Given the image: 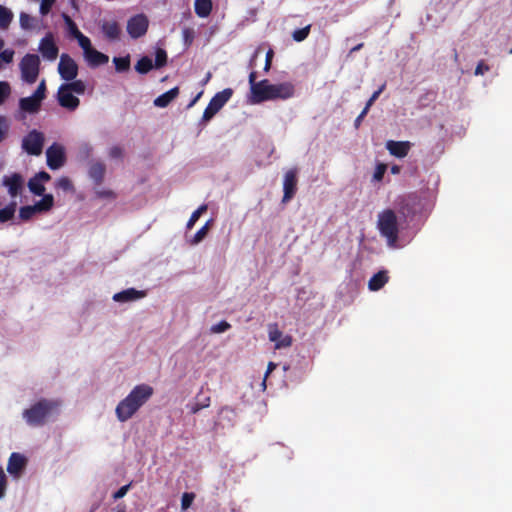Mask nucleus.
<instances>
[{
  "mask_svg": "<svg viewBox=\"0 0 512 512\" xmlns=\"http://www.w3.org/2000/svg\"><path fill=\"white\" fill-rule=\"evenodd\" d=\"M101 197H114V193L112 191H102L99 192Z\"/></svg>",
  "mask_w": 512,
  "mask_h": 512,
  "instance_id": "61",
  "label": "nucleus"
},
{
  "mask_svg": "<svg viewBox=\"0 0 512 512\" xmlns=\"http://www.w3.org/2000/svg\"><path fill=\"white\" fill-rule=\"evenodd\" d=\"M106 172V166L102 162H94L90 165L88 174L96 185L102 184Z\"/></svg>",
  "mask_w": 512,
  "mask_h": 512,
  "instance_id": "21",
  "label": "nucleus"
},
{
  "mask_svg": "<svg viewBox=\"0 0 512 512\" xmlns=\"http://www.w3.org/2000/svg\"><path fill=\"white\" fill-rule=\"evenodd\" d=\"M13 19V13L10 9L0 5V29H7Z\"/></svg>",
  "mask_w": 512,
  "mask_h": 512,
  "instance_id": "30",
  "label": "nucleus"
},
{
  "mask_svg": "<svg viewBox=\"0 0 512 512\" xmlns=\"http://www.w3.org/2000/svg\"><path fill=\"white\" fill-rule=\"evenodd\" d=\"M63 19L67 26V31H68L69 35L76 39L82 32L78 29V26L71 19L70 16H68L67 14H63Z\"/></svg>",
  "mask_w": 512,
  "mask_h": 512,
  "instance_id": "35",
  "label": "nucleus"
},
{
  "mask_svg": "<svg viewBox=\"0 0 512 512\" xmlns=\"http://www.w3.org/2000/svg\"><path fill=\"white\" fill-rule=\"evenodd\" d=\"M276 366H277V365H276L274 362H269V363H268L267 370H266V373H265V376H264V380H263V383H262V385H263V387H264V388L266 387V379H267L268 375H269L272 371H274V370L276 369Z\"/></svg>",
  "mask_w": 512,
  "mask_h": 512,
  "instance_id": "59",
  "label": "nucleus"
},
{
  "mask_svg": "<svg viewBox=\"0 0 512 512\" xmlns=\"http://www.w3.org/2000/svg\"><path fill=\"white\" fill-rule=\"evenodd\" d=\"M32 96H34L42 103V101L46 97V84L44 80L41 81V83L38 85L37 89L34 91Z\"/></svg>",
  "mask_w": 512,
  "mask_h": 512,
  "instance_id": "47",
  "label": "nucleus"
},
{
  "mask_svg": "<svg viewBox=\"0 0 512 512\" xmlns=\"http://www.w3.org/2000/svg\"><path fill=\"white\" fill-rule=\"evenodd\" d=\"M146 292L141 290H136L135 288H128L121 292L115 293L113 295V300L115 302H131L145 297Z\"/></svg>",
  "mask_w": 512,
  "mask_h": 512,
  "instance_id": "19",
  "label": "nucleus"
},
{
  "mask_svg": "<svg viewBox=\"0 0 512 512\" xmlns=\"http://www.w3.org/2000/svg\"><path fill=\"white\" fill-rule=\"evenodd\" d=\"M11 94L10 84L6 81H0V106Z\"/></svg>",
  "mask_w": 512,
  "mask_h": 512,
  "instance_id": "41",
  "label": "nucleus"
},
{
  "mask_svg": "<svg viewBox=\"0 0 512 512\" xmlns=\"http://www.w3.org/2000/svg\"><path fill=\"white\" fill-rule=\"evenodd\" d=\"M1 183L7 188L9 196L13 199L21 195L25 187V179L18 172L4 175Z\"/></svg>",
  "mask_w": 512,
  "mask_h": 512,
  "instance_id": "8",
  "label": "nucleus"
},
{
  "mask_svg": "<svg viewBox=\"0 0 512 512\" xmlns=\"http://www.w3.org/2000/svg\"><path fill=\"white\" fill-rule=\"evenodd\" d=\"M9 130V124L5 116H0V143L4 140Z\"/></svg>",
  "mask_w": 512,
  "mask_h": 512,
  "instance_id": "48",
  "label": "nucleus"
},
{
  "mask_svg": "<svg viewBox=\"0 0 512 512\" xmlns=\"http://www.w3.org/2000/svg\"><path fill=\"white\" fill-rule=\"evenodd\" d=\"M154 390L148 384L136 385L131 392L121 400L116 407L119 421L129 420L153 395Z\"/></svg>",
  "mask_w": 512,
  "mask_h": 512,
  "instance_id": "2",
  "label": "nucleus"
},
{
  "mask_svg": "<svg viewBox=\"0 0 512 512\" xmlns=\"http://www.w3.org/2000/svg\"><path fill=\"white\" fill-rule=\"evenodd\" d=\"M274 56V52L272 49H269L266 53V59H265V65H264V71L268 72L272 65V59Z\"/></svg>",
  "mask_w": 512,
  "mask_h": 512,
  "instance_id": "56",
  "label": "nucleus"
},
{
  "mask_svg": "<svg viewBox=\"0 0 512 512\" xmlns=\"http://www.w3.org/2000/svg\"><path fill=\"white\" fill-rule=\"evenodd\" d=\"M65 88H67L69 91H71L72 93H77V94H84L85 90H86V85L85 83L82 81V80H72L70 83H65L63 84Z\"/></svg>",
  "mask_w": 512,
  "mask_h": 512,
  "instance_id": "34",
  "label": "nucleus"
},
{
  "mask_svg": "<svg viewBox=\"0 0 512 512\" xmlns=\"http://www.w3.org/2000/svg\"><path fill=\"white\" fill-rule=\"evenodd\" d=\"M60 402L54 399L41 398L22 412L26 423L31 427H41L59 413Z\"/></svg>",
  "mask_w": 512,
  "mask_h": 512,
  "instance_id": "3",
  "label": "nucleus"
},
{
  "mask_svg": "<svg viewBox=\"0 0 512 512\" xmlns=\"http://www.w3.org/2000/svg\"><path fill=\"white\" fill-rule=\"evenodd\" d=\"M385 88V85H382L378 90H376L372 95L371 97L369 98V100L367 101L365 107H368V110L370 109V107L373 105V103L378 99V97L380 96V94L382 93V91L384 90Z\"/></svg>",
  "mask_w": 512,
  "mask_h": 512,
  "instance_id": "53",
  "label": "nucleus"
},
{
  "mask_svg": "<svg viewBox=\"0 0 512 512\" xmlns=\"http://www.w3.org/2000/svg\"><path fill=\"white\" fill-rule=\"evenodd\" d=\"M149 20L144 14L132 16L127 21V32L133 39H138L147 33Z\"/></svg>",
  "mask_w": 512,
  "mask_h": 512,
  "instance_id": "9",
  "label": "nucleus"
},
{
  "mask_svg": "<svg viewBox=\"0 0 512 512\" xmlns=\"http://www.w3.org/2000/svg\"><path fill=\"white\" fill-rule=\"evenodd\" d=\"M44 145L43 133L32 130L22 140V148L29 154L38 156L42 153Z\"/></svg>",
  "mask_w": 512,
  "mask_h": 512,
  "instance_id": "7",
  "label": "nucleus"
},
{
  "mask_svg": "<svg viewBox=\"0 0 512 512\" xmlns=\"http://www.w3.org/2000/svg\"><path fill=\"white\" fill-rule=\"evenodd\" d=\"M194 499H195L194 493H192V492L183 493L182 498H181V508L183 510L188 509L192 505Z\"/></svg>",
  "mask_w": 512,
  "mask_h": 512,
  "instance_id": "44",
  "label": "nucleus"
},
{
  "mask_svg": "<svg viewBox=\"0 0 512 512\" xmlns=\"http://www.w3.org/2000/svg\"><path fill=\"white\" fill-rule=\"evenodd\" d=\"M268 337L271 342L275 343V349L287 348L292 345V337L290 335L283 336L276 323L268 325Z\"/></svg>",
  "mask_w": 512,
  "mask_h": 512,
  "instance_id": "14",
  "label": "nucleus"
},
{
  "mask_svg": "<svg viewBox=\"0 0 512 512\" xmlns=\"http://www.w3.org/2000/svg\"><path fill=\"white\" fill-rule=\"evenodd\" d=\"M17 210V202L10 201L4 208L0 209V223H5L13 220Z\"/></svg>",
  "mask_w": 512,
  "mask_h": 512,
  "instance_id": "27",
  "label": "nucleus"
},
{
  "mask_svg": "<svg viewBox=\"0 0 512 512\" xmlns=\"http://www.w3.org/2000/svg\"><path fill=\"white\" fill-rule=\"evenodd\" d=\"M34 177H36V179H38L42 184L44 182L50 181V179H51L50 174L47 173L46 171H40V172L36 173L34 175Z\"/></svg>",
  "mask_w": 512,
  "mask_h": 512,
  "instance_id": "58",
  "label": "nucleus"
},
{
  "mask_svg": "<svg viewBox=\"0 0 512 512\" xmlns=\"http://www.w3.org/2000/svg\"><path fill=\"white\" fill-rule=\"evenodd\" d=\"M76 39L80 47L83 49L84 55L93 48L90 39L83 33H81Z\"/></svg>",
  "mask_w": 512,
  "mask_h": 512,
  "instance_id": "42",
  "label": "nucleus"
},
{
  "mask_svg": "<svg viewBox=\"0 0 512 512\" xmlns=\"http://www.w3.org/2000/svg\"><path fill=\"white\" fill-rule=\"evenodd\" d=\"M391 172H392L393 174H398V173L400 172V167H399V166H397V165L392 166V167H391Z\"/></svg>",
  "mask_w": 512,
  "mask_h": 512,
  "instance_id": "62",
  "label": "nucleus"
},
{
  "mask_svg": "<svg viewBox=\"0 0 512 512\" xmlns=\"http://www.w3.org/2000/svg\"><path fill=\"white\" fill-rule=\"evenodd\" d=\"M310 30H311V25L310 24L305 26V27H303V28H301V29L295 30L292 33L293 40L296 41V42L304 41L308 37V35L310 33Z\"/></svg>",
  "mask_w": 512,
  "mask_h": 512,
  "instance_id": "39",
  "label": "nucleus"
},
{
  "mask_svg": "<svg viewBox=\"0 0 512 512\" xmlns=\"http://www.w3.org/2000/svg\"><path fill=\"white\" fill-rule=\"evenodd\" d=\"M85 58L88 64L92 67L104 65L109 61V57L106 54L99 52L94 48L85 54Z\"/></svg>",
  "mask_w": 512,
  "mask_h": 512,
  "instance_id": "22",
  "label": "nucleus"
},
{
  "mask_svg": "<svg viewBox=\"0 0 512 512\" xmlns=\"http://www.w3.org/2000/svg\"><path fill=\"white\" fill-rule=\"evenodd\" d=\"M27 459L20 453H12L8 460L7 471L15 478L20 477L21 473L25 469Z\"/></svg>",
  "mask_w": 512,
  "mask_h": 512,
  "instance_id": "16",
  "label": "nucleus"
},
{
  "mask_svg": "<svg viewBox=\"0 0 512 512\" xmlns=\"http://www.w3.org/2000/svg\"><path fill=\"white\" fill-rule=\"evenodd\" d=\"M38 213L47 212L54 206V197L52 194H43L42 199L34 204Z\"/></svg>",
  "mask_w": 512,
  "mask_h": 512,
  "instance_id": "28",
  "label": "nucleus"
},
{
  "mask_svg": "<svg viewBox=\"0 0 512 512\" xmlns=\"http://www.w3.org/2000/svg\"><path fill=\"white\" fill-rule=\"evenodd\" d=\"M225 411L233 412V410L229 407H222L219 411V414H222Z\"/></svg>",
  "mask_w": 512,
  "mask_h": 512,
  "instance_id": "63",
  "label": "nucleus"
},
{
  "mask_svg": "<svg viewBox=\"0 0 512 512\" xmlns=\"http://www.w3.org/2000/svg\"><path fill=\"white\" fill-rule=\"evenodd\" d=\"M388 280L389 276L387 271H379L370 278L368 282V288L371 291H378L388 282Z\"/></svg>",
  "mask_w": 512,
  "mask_h": 512,
  "instance_id": "24",
  "label": "nucleus"
},
{
  "mask_svg": "<svg viewBox=\"0 0 512 512\" xmlns=\"http://www.w3.org/2000/svg\"><path fill=\"white\" fill-rule=\"evenodd\" d=\"M256 79L257 73L252 71L249 74V84L251 102L254 104L276 99L287 100L295 94V86L291 82L271 84L267 79L259 82Z\"/></svg>",
  "mask_w": 512,
  "mask_h": 512,
  "instance_id": "1",
  "label": "nucleus"
},
{
  "mask_svg": "<svg viewBox=\"0 0 512 512\" xmlns=\"http://www.w3.org/2000/svg\"><path fill=\"white\" fill-rule=\"evenodd\" d=\"M56 187L59 189H62L64 191H71L73 190V184L72 181L68 177H60L57 180Z\"/></svg>",
  "mask_w": 512,
  "mask_h": 512,
  "instance_id": "43",
  "label": "nucleus"
},
{
  "mask_svg": "<svg viewBox=\"0 0 512 512\" xmlns=\"http://www.w3.org/2000/svg\"><path fill=\"white\" fill-rule=\"evenodd\" d=\"M490 70V67L483 61H479L476 69H475V75H483L484 73L488 72Z\"/></svg>",
  "mask_w": 512,
  "mask_h": 512,
  "instance_id": "55",
  "label": "nucleus"
},
{
  "mask_svg": "<svg viewBox=\"0 0 512 512\" xmlns=\"http://www.w3.org/2000/svg\"><path fill=\"white\" fill-rule=\"evenodd\" d=\"M297 170L290 169L284 175L282 203L289 202L297 191Z\"/></svg>",
  "mask_w": 512,
  "mask_h": 512,
  "instance_id": "12",
  "label": "nucleus"
},
{
  "mask_svg": "<svg viewBox=\"0 0 512 512\" xmlns=\"http://www.w3.org/2000/svg\"><path fill=\"white\" fill-rule=\"evenodd\" d=\"M230 328H231V325L227 321L223 320V321H220L219 323L213 325L211 327L210 331L212 333L218 334V333H223V332L229 330Z\"/></svg>",
  "mask_w": 512,
  "mask_h": 512,
  "instance_id": "46",
  "label": "nucleus"
},
{
  "mask_svg": "<svg viewBox=\"0 0 512 512\" xmlns=\"http://www.w3.org/2000/svg\"><path fill=\"white\" fill-rule=\"evenodd\" d=\"M212 0H195L194 10L197 16L206 18L211 14L212 11Z\"/></svg>",
  "mask_w": 512,
  "mask_h": 512,
  "instance_id": "26",
  "label": "nucleus"
},
{
  "mask_svg": "<svg viewBox=\"0 0 512 512\" xmlns=\"http://www.w3.org/2000/svg\"><path fill=\"white\" fill-rule=\"evenodd\" d=\"M54 2L55 0H42L40 5V13L42 15L48 14Z\"/></svg>",
  "mask_w": 512,
  "mask_h": 512,
  "instance_id": "51",
  "label": "nucleus"
},
{
  "mask_svg": "<svg viewBox=\"0 0 512 512\" xmlns=\"http://www.w3.org/2000/svg\"><path fill=\"white\" fill-rule=\"evenodd\" d=\"M20 26L24 30H30L34 27L35 19L25 12H21L19 16Z\"/></svg>",
  "mask_w": 512,
  "mask_h": 512,
  "instance_id": "37",
  "label": "nucleus"
},
{
  "mask_svg": "<svg viewBox=\"0 0 512 512\" xmlns=\"http://www.w3.org/2000/svg\"><path fill=\"white\" fill-rule=\"evenodd\" d=\"M412 147L411 142L409 141H394L389 140L386 143V149L392 156L397 158H404L408 155L410 149Z\"/></svg>",
  "mask_w": 512,
  "mask_h": 512,
  "instance_id": "17",
  "label": "nucleus"
},
{
  "mask_svg": "<svg viewBox=\"0 0 512 512\" xmlns=\"http://www.w3.org/2000/svg\"><path fill=\"white\" fill-rule=\"evenodd\" d=\"M202 95V92L198 93L194 99L191 100V102L188 104V108L192 107L193 105H195V103L198 101V99L201 97Z\"/></svg>",
  "mask_w": 512,
  "mask_h": 512,
  "instance_id": "60",
  "label": "nucleus"
},
{
  "mask_svg": "<svg viewBox=\"0 0 512 512\" xmlns=\"http://www.w3.org/2000/svg\"><path fill=\"white\" fill-rule=\"evenodd\" d=\"M378 229L381 236L385 237L389 246H394L398 240L399 228L397 216L391 209H386L378 216Z\"/></svg>",
  "mask_w": 512,
  "mask_h": 512,
  "instance_id": "4",
  "label": "nucleus"
},
{
  "mask_svg": "<svg viewBox=\"0 0 512 512\" xmlns=\"http://www.w3.org/2000/svg\"><path fill=\"white\" fill-rule=\"evenodd\" d=\"M207 210V205L206 204H202L201 206L198 207V209H196L190 216L188 222H187V229H192V227L195 225V223L198 221V219L200 218V216L206 212Z\"/></svg>",
  "mask_w": 512,
  "mask_h": 512,
  "instance_id": "36",
  "label": "nucleus"
},
{
  "mask_svg": "<svg viewBox=\"0 0 512 512\" xmlns=\"http://www.w3.org/2000/svg\"><path fill=\"white\" fill-rule=\"evenodd\" d=\"M21 79L27 84H34L40 72V58L36 54H26L19 63Z\"/></svg>",
  "mask_w": 512,
  "mask_h": 512,
  "instance_id": "5",
  "label": "nucleus"
},
{
  "mask_svg": "<svg viewBox=\"0 0 512 512\" xmlns=\"http://www.w3.org/2000/svg\"><path fill=\"white\" fill-rule=\"evenodd\" d=\"M113 63L115 65V69L117 72L122 73L126 72L130 69V56L126 55L124 57H114Z\"/></svg>",
  "mask_w": 512,
  "mask_h": 512,
  "instance_id": "31",
  "label": "nucleus"
},
{
  "mask_svg": "<svg viewBox=\"0 0 512 512\" xmlns=\"http://www.w3.org/2000/svg\"><path fill=\"white\" fill-rule=\"evenodd\" d=\"M153 68L155 67L153 65L152 59L148 56L141 57L135 65V70L139 74H147Z\"/></svg>",
  "mask_w": 512,
  "mask_h": 512,
  "instance_id": "29",
  "label": "nucleus"
},
{
  "mask_svg": "<svg viewBox=\"0 0 512 512\" xmlns=\"http://www.w3.org/2000/svg\"><path fill=\"white\" fill-rule=\"evenodd\" d=\"M131 487V483L127 484V485H124L122 487H120L114 494H113V499L114 500H118L120 498H123L127 492L129 491Z\"/></svg>",
  "mask_w": 512,
  "mask_h": 512,
  "instance_id": "52",
  "label": "nucleus"
},
{
  "mask_svg": "<svg viewBox=\"0 0 512 512\" xmlns=\"http://www.w3.org/2000/svg\"><path fill=\"white\" fill-rule=\"evenodd\" d=\"M233 95V90L231 88H225L224 90L217 92L209 101L207 107L205 108L202 116V120L204 122L210 121L222 108L223 106L230 100Z\"/></svg>",
  "mask_w": 512,
  "mask_h": 512,
  "instance_id": "6",
  "label": "nucleus"
},
{
  "mask_svg": "<svg viewBox=\"0 0 512 512\" xmlns=\"http://www.w3.org/2000/svg\"><path fill=\"white\" fill-rule=\"evenodd\" d=\"M209 230V222H207L203 227H201L190 240L191 245H196L200 243L207 235Z\"/></svg>",
  "mask_w": 512,
  "mask_h": 512,
  "instance_id": "40",
  "label": "nucleus"
},
{
  "mask_svg": "<svg viewBox=\"0 0 512 512\" xmlns=\"http://www.w3.org/2000/svg\"><path fill=\"white\" fill-rule=\"evenodd\" d=\"M28 188L34 195L42 196L45 192V186L36 177L30 178Z\"/></svg>",
  "mask_w": 512,
  "mask_h": 512,
  "instance_id": "32",
  "label": "nucleus"
},
{
  "mask_svg": "<svg viewBox=\"0 0 512 512\" xmlns=\"http://www.w3.org/2000/svg\"><path fill=\"white\" fill-rule=\"evenodd\" d=\"M57 100L61 107L70 111L76 110L80 104V100L65 88L63 84L58 89Z\"/></svg>",
  "mask_w": 512,
  "mask_h": 512,
  "instance_id": "15",
  "label": "nucleus"
},
{
  "mask_svg": "<svg viewBox=\"0 0 512 512\" xmlns=\"http://www.w3.org/2000/svg\"><path fill=\"white\" fill-rule=\"evenodd\" d=\"M179 95V88L174 87L167 92L159 95L154 100V105L156 107L165 108L167 107L175 98H177Z\"/></svg>",
  "mask_w": 512,
  "mask_h": 512,
  "instance_id": "23",
  "label": "nucleus"
},
{
  "mask_svg": "<svg viewBox=\"0 0 512 512\" xmlns=\"http://www.w3.org/2000/svg\"><path fill=\"white\" fill-rule=\"evenodd\" d=\"M183 33H184L185 38L187 39V38H189V35L191 34V31L189 29H185L183 31Z\"/></svg>",
  "mask_w": 512,
  "mask_h": 512,
  "instance_id": "64",
  "label": "nucleus"
},
{
  "mask_svg": "<svg viewBox=\"0 0 512 512\" xmlns=\"http://www.w3.org/2000/svg\"><path fill=\"white\" fill-rule=\"evenodd\" d=\"M38 213L37 209L35 208L34 205H27V206H22L20 207L19 209V219L22 220V221H28L30 220L31 218H33V216Z\"/></svg>",
  "mask_w": 512,
  "mask_h": 512,
  "instance_id": "33",
  "label": "nucleus"
},
{
  "mask_svg": "<svg viewBox=\"0 0 512 512\" xmlns=\"http://www.w3.org/2000/svg\"><path fill=\"white\" fill-rule=\"evenodd\" d=\"M41 108V102L34 96L24 97L19 100V109L21 112L35 114Z\"/></svg>",
  "mask_w": 512,
  "mask_h": 512,
  "instance_id": "20",
  "label": "nucleus"
},
{
  "mask_svg": "<svg viewBox=\"0 0 512 512\" xmlns=\"http://www.w3.org/2000/svg\"><path fill=\"white\" fill-rule=\"evenodd\" d=\"M6 486H7V477H6V474H5L4 470L2 469V467H0V499L3 498L5 495Z\"/></svg>",
  "mask_w": 512,
  "mask_h": 512,
  "instance_id": "50",
  "label": "nucleus"
},
{
  "mask_svg": "<svg viewBox=\"0 0 512 512\" xmlns=\"http://www.w3.org/2000/svg\"><path fill=\"white\" fill-rule=\"evenodd\" d=\"M58 72L63 80L72 81L78 75V65L72 57L66 53H63L60 56Z\"/></svg>",
  "mask_w": 512,
  "mask_h": 512,
  "instance_id": "10",
  "label": "nucleus"
},
{
  "mask_svg": "<svg viewBox=\"0 0 512 512\" xmlns=\"http://www.w3.org/2000/svg\"><path fill=\"white\" fill-rule=\"evenodd\" d=\"M109 156L113 159H118L123 156V149L120 146H113L109 150Z\"/></svg>",
  "mask_w": 512,
  "mask_h": 512,
  "instance_id": "54",
  "label": "nucleus"
},
{
  "mask_svg": "<svg viewBox=\"0 0 512 512\" xmlns=\"http://www.w3.org/2000/svg\"><path fill=\"white\" fill-rule=\"evenodd\" d=\"M167 64V53L164 49L158 48L155 53V63L153 64L156 69L162 68Z\"/></svg>",
  "mask_w": 512,
  "mask_h": 512,
  "instance_id": "38",
  "label": "nucleus"
},
{
  "mask_svg": "<svg viewBox=\"0 0 512 512\" xmlns=\"http://www.w3.org/2000/svg\"><path fill=\"white\" fill-rule=\"evenodd\" d=\"M14 50L12 49H5V50H2L0 51V59L6 63V64H9L13 61V58H14Z\"/></svg>",
  "mask_w": 512,
  "mask_h": 512,
  "instance_id": "49",
  "label": "nucleus"
},
{
  "mask_svg": "<svg viewBox=\"0 0 512 512\" xmlns=\"http://www.w3.org/2000/svg\"><path fill=\"white\" fill-rule=\"evenodd\" d=\"M39 51L42 56L53 61L58 57L59 49L54 41V36L51 32L47 33L39 43Z\"/></svg>",
  "mask_w": 512,
  "mask_h": 512,
  "instance_id": "13",
  "label": "nucleus"
},
{
  "mask_svg": "<svg viewBox=\"0 0 512 512\" xmlns=\"http://www.w3.org/2000/svg\"><path fill=\"white\" fill-rule=\"evenodd\" d=\"M368 111H369L368 107H364V109L361 111V113L355 119L354 126L356 129H358L360 127V125H361L364 117L367 115Z\"/></svg>",
  "mask_w": 512,
  "mask_h": 512,
  "instance_id": "57",
  "label": "nucleus"
},
{
  "mask_svg": "<svg viewBox=\"0 0 512 512\" xmlns=\"http://www.w3.org/2000/svg\"><path fill=\"white\" fill-rule=\"evenodd\" d=\"M211 398L210 396H202L201 391L196 395L194 402L189 403L187 408H189L191 414H196L200 410L207 408L210 406Z\"/></svg>",
  "mask_w": 512,
  "mask_h": 512,
  "instance_id": "25",
  "label": "nucleus"
},
{
  "mask_svg": "<svg viewBox=\"0 0 512 512\" xmlns=\"http://www.w3.org/2000/svg\"><path fill=\"white\" fill-rule=\"evenodd\" d=\"M47 165L52 170L61 168L66 160L63 146L53 143L46 150Z\"/></svg>",
  "mask_w": 512,
  "mask_h": 512,
  "instance_id": "11",
  "label": "nucleus"
},
{
  "mask_svg": "<svg viewBox=\"0 0 512 512\" xmlns=\"http://www.w3.org/2000/svg\"><path fill=\"white\" fill-rule=\"evenodd\" d=\"M100 28L104 37L108 41L115 42L120 40L121 28L117 21H103Z\"/></svg>",
  "mask_w": 512,
  "mask_h": 512,
  "instance_id": "18",
  "label": "nucleus"
},
{
  "mask_svg": "<svg viewBox=\"0 0 512 512\" xmlns=\"http://www.w3.org/2000/svg\"><path fill=\"white\" fill-rule=\"evenodd\" d=\"M387 170V165L384 164V163H378L376 165V168H375V171H374V174H373V180L374 181H381L384 177V174Z\"/></svg>",
  "mask_w": 512,
  "mask_h": 512,
  "instance_id": "45",
  "label": "nucleus"
}]
</instances>
